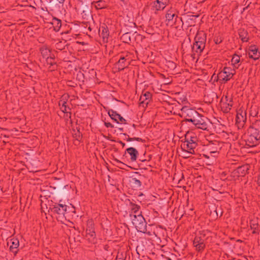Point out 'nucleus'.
<instances>
[{
	"mask_svg": "<svg viewBox=\"0 0 260 260\" xmlns=\"http://www.w3.org/2000/svg\"><path fill=\"white\" fill-rule=\"evenodd\" d=\"M131 219L132 223L136 227L138 231L143 233H147L150 235V232H147V223L145 218L141 213L138 214H130Z\"/></svg>",
	"mask_w": 260,
	"mask_h": 260,
	"instance_id": "obj_1",
	"label": "nucleus"
},
{
	"mask_svg": "<svg viewBox=\"0 0 260 260\" xmlns=\"http://www.w3.org/2000/svg\"><path fill=\"white\" fill-rule=\"evenodd\" d=\"M206 36L204 33H198L194 38L192 49L197 53H201L205 47Z\"/></svg>",
	"mask_w": 260,
	"mask_h": 260,
	"instance_id": "obj_2",
	"label": "nucleus"
},
{
	"mask_svg": "<svg viewBox=\"0 0 260 260\" xmlns=\"http://www.w3.org/2000/svg\"><path fill=\"white\" fill-rule=\"evenodd\" d=\"M236 74L235 69H232L230 67H224L223 69L220 71L218 75V79L220 81L226 82L232 78L233 76Z\"/></svg>",
	"mask_w": 260,
	"mask_h": 260,
	"instance_id": "obj_3",
	"label": "nucleus"
},
{
	"mask_svg": "<svg viewBox=\"0 0 260 260\" xmlns=\"http://www.w3.org/2000/svg\"><path fill=\"white\" fill-rule=\"evenodd\" d=\"M177 12V10L173 8H170L167 11L165 18L167 25L173 26L175 24L178 18Z\"/></svg>",
	"mask_w": 260,
	"mask_h": 260,
	"instance_id": "obj_4",
	"label": "nucleus"
},
{
	"mask_svg": "<svg viewBox=\"0 0 260 260\" xmlns=\"http://www.w3.org/2000/svg\"><path fill=\"white\" fill-rule=\"evenodd\" d=\"M207 120V118L206 117L198 113L192 123L197 128L205 130L208 128Z\"/></svg>",
	"mask_w": 260,
	"mask_h": 260,
	"instance_id": "obj_5",
	"label": "nucleus"
},
{
	"mask_svg": "<svg viewBox=\"0 0 260 260\" xmlns=\"http://www.w3.org/2000/svg\"><path fill=\"white\" fill-rule=\"evenodd\" d=\"M197 112L193 109L187 107H183L181 109V115L185 118V121L192 122Z\"/></svg>",
	"mask_w": 260,
	"mask_h": 260,
	"instance_id": "obj_6",
	"label": "nucleus"
},
{
	"mask_svg": "<svg viewBox=\"0 0 260 260\" xmlns=\"http://www.w3.org/2000/svg\"><path fill=\"white\" fill-rule=\"evenodd\" d=\"M169 3V0H155L151 4V10L156 14L158 11H162Z\"/></svg>",
	"mask_w": 260,
	"mask_h": 260,
	"instance_id": "obj_7",
	"label": "nucleus"
},
{
	"mask_svg": "<svg viewBox=\"0 0 260 260\" xmlns=\"http://www.w3.org/2000/svg\"><path fill=\"white\" fill-rule=\"evenodd\" d=\"M246 112L242 110H239L236 115V124L239 128H242L246 121Z\"/></svg>",
	"mask_w": 260,
	"mask_h": 260,
	"instance_id": "obj_8",
	"label": "nucleus"
},
{
	"mask_svg": "<svg viewBox=\"0 0 260 260\" xmlns=\"http://www.w3.org/2000/svg\"><path fill=\"white\" fill-rule=\"evenodd\" d=\"M193 245L198 251L203 250L205 247V236L202 235L197 236L193 240Z\"/></svg>",
	"mask_w": 260,
	"mask_h": 260,
	"instance_id": "obj_9",
	"label": "nucleus"
},
{
	"mask_svg": "<svg viewBox=\"0 0 260 260\" xmlns=\"http://www.w3.org/2000/svg\"><path fill=\"white\" fill-rule=\"evenodd\" d=\"M197 146V143H191L189 142L185 141L181 145L182 149L187 153L193 154L194 153V149Z\"/></svg>",
	"mask_w": 260,
	"mask_h": 260,
	"instance_id": "obj_10",
	"label": "nucleus"
},
{
	"mask_svg": "<svg viewBox=\"0 0 260 260\" xmlns=\"http://www.w3.org/2000/svg\"><path fill=\"white\" fill-rule=\"evenodd\" d=\"M68 97V95H63L61 96L59 102V106H60V109L63 113H68L70 112L71 109L68 106L67 102Z\"/></svg>",
	"mask_w": 260,
	"mask_h": 260,
	"instance_id": "obj_11",
	"label": "nucleus"
},
{
	"mask_svg": "<svg viewBox=\"0 0 260 260\" xmlns=\"http://www.w3.org/2000/svg\"><path fill=\"white\" fill-rule=\"evenodd\" d=\"M67 206L62 204H55L52 211L59 215H64L67 211Z\"/></svg>",
	"mask_w": 260,
	"mask_h": 260,
	"instance_id": "obj_12",
	"label": "nucleus"
},
{
	"mask_svg": "<svg viewBox=\"0 0 260 260\" xmlns=\"http://www.w3.org/2000/svg\"><path fill=\"white\" fill-rule=\"evenodd\" d=\"M109 115L110 117L116 121L117 123H125L126 120L124 119L120 115L117 114L116 112L112 110H110L108 112Z\"/></svg>",
	"mask_w": 260,
	"mask_h": 260,
	"instance_id": "obj_13",
	"label": "nucleus"
},
{
	"mask_svg": "<svg viewBox=\"0 0 260 260\" xmlns=\"http://www.w3.org/2000/svg\"><path fill=\"white\" fill-rule=\"evenodd\" d=\"M248 55L250 58L256 60L260 57V52L255 46H251L249 48Z\"/></svg>",
	"mask_w": 260,
	"mask_h": 260,
	"instance_id": "obj_14",
	"label": "nucleus"
},
{
	"mask_svg": "<svg viewBox=\"0 0 260 260\" xmlns=\"http://www.w3.org/2000/svg\"><path fill=\"white\" fill-rule=\"evenodd\" d=\"M248 137L246 139V144L249 147H254L258 145L260 142L259 140L253 137L250 134H248Z\"/></svg>",
	"mask_w": 260,
	"mask_h": 260,
	"instance_id": "obj_15",
	"label": "nucleus"
},
{
	"mask_svg": "<svg viewBox=\"0 0 260 260\" xmlns=\"http://www.w3.org/2000/svg\"><path fill=\"white\" fill-rule=\"evenodd\" d=\"M151 97L152 94L150 92H143L142 95L140 98V104H145L146 105H147L149 102L151 101Z\"/></svg>",
	"mask_w": 260,
	"mask_h": 260,
	"instance_id": "obj_16",
	"label": "nucleus"
},
{
	"mask_svg": "<svg viewBox=\"0 0 260 260\" xmlns=\"http://www.w3.org/2000/svg\"><path fill=\"white\" fill-rule=\"evenodd\" d=\"M126 60L124 57H120L118 62L115 64L116 68L118 69V71H122L128 66L129 63H127Z\"/></svg>",
	"mask_w": 260,
	"mask_h": 260,
	"instance_id": "obj_17",
	"label": "nucleus"
},
{
	"mask_svg": "<svg viewBox=\"0 0 260 260\" xmlns=\"http://www.w3.org/2000/svg\"><path fill=\"white\" fill-rule=\"evenodd\" d=\"M127 153L131 156V160L132 161H135L137 160L139 152L136 149L133 147H129L126 149Z\"/></svg>",
	"mask_w": 260,
	"mask_h": 260,
	"instance_id": "obj_18",
	"label": "nucleus"
},
{
	"mask_svg": "<svg viewBox=\"0 0 260 260\" xmlns=\"http://www.w3.org/2000/svg\"><path fill=\"white\" fill-rule=\"evenodd\" d=\"M86 237L88 238V239L91 242H94V239L95 238V233L94 231V230L93 229L92 226H89L86 229Z\"/></svg>",
	"mask_w": 260,
	"mask_h": 260,
	"instance_id": "obj_19",
	"label": "nucleus"
},
{
	"mask_svg": "<svg viewBox=\"0 0 260 260\" xmlns=\"http://www.w3.org/2000/svg\"><path fill=\"white\" fill-rule=\"evenodd\" d=\"M10 250L15 254L17 253V249L19 245V241L17 239H12L10 241Z\"/></svg>",
	"mask_w": 260,
	"mask_h": 260,
	"instance_id": "obj_20",
	"label": "nucleus"
},
{
	"mask_svg": "<svg viewBox=\"0 0 260 260\" xmlns=\"http://www.w3.org/2000/svg\"><path fill=\"white\" fill-rule=\"evenodd\" d=\"M248 134H250L260 140V127L256 128L254 127H250L248 129Z\"/></svg>",
	"mask_w": 260,
	"mask_h": 260,
	"instance_id": "obj_21",
	"label": "nucleus"
},
{
	"mask_svg": "<svg viewBox=\"0 0 260 260\" xmlns=\"http://www.w3.org/2000/svg\"><path fill=\"white\" fill-rule=\"evenodd\" d=\"M52 24L54 30L55 31H58L61 26V22L60 19H58L56 18H53L51 22Z\"/></svg>",
	"mask_w": 260,
	"mask_h": 260,
	"instance_id": "obj_22",
	"label": "nucleus"
},
{
	"mask_svg": "<svg viewBox=\"0 0 260 260\" xmlns=\"http://www.w3.org/2000/svg\"><path fill=\"white\" fill-rule=\"evenodd\" d=\"M240 57L238 55L234 54L232 58L231 63L233 66V69H238L240 66Z\"/></svg>",
	"mask_w": 260,
	"mask_h": 260,
	"instance_id": "obj_23",
	"label": "nucleus"
},
{
	"mask_svg": "<svg viewBox=\"0 0 260 260\" xmlns=\"http://www.w3.org/2000/svg\"><path fill=\"white\" fill-rule=\"evenodd\" d=\"M209 149L211 150L210 153L211 154L217 153L218 150L220 149L219 145L217 143L211 144L209 145Z\"/></svg>",
	"mask_w": 260,
	"mask_h": 260,
	"instance_id": "obj_24",
	"label": "nucleus"
},
{
	"mask_svg": "<svg viewBox=\"0 0 260 260\" xmlns=\"http://www.w3.org/2000/svg\"><path fill=\"white\" fill-rule=\"evenodd\" d=\"M185 141L189 142L191 143H197V138L193 134H191L190 136H188L185 138Z\"/></svg>",
	"mask_w": 260,
	"mask_h": 260,
	"instance_id": "obj_25",
	"label": "nucleus"
},
{
	"mask_svg": "<svg viewBox=\"0 0 260 260\" xmlns=\"http://www.w3.org/2000/svg\"><path fill=\"white\" fill-rule=\"evenodd\" d=\"M239 36L243 42H247L248 41V38L247 37V33L244 30L239 32Z\"/></svg>",
	"mask_w": 260,
	"mask_h": 260,
	"instance_id": "obj_26",
	"label": "nucleus"
},
{
	"mask_svg": "<svg viewBox=\"0 0 260 260\" xmlns=\"http://www.w3.org/2000/svg\"><path fill=\"white\" fill-rule=\"evenodd\" d=\"M106 5L104 2L102 1H99L96 3L95 7L98 9H102V8H105L106 7Z\"/></svg>",
	"mask_w": 260,
	"mask_h": 260,
	"instance_id": "obj_27",
	"label": "nucleus"
},
{
	"mask_svg": "<svg viewBox=\"0 0 260 260\" xmlns=\"http://www.w3.org/2000/svg\"><path fill=\"white\" fill-rule=\"evenodd\" d=\"M139 207L137 205H134L132 210V213L131 214H138L140 213L139 212Z\"/></svg>",
	"mask_w": 260,
	"mask_h": 260,
	"instance_id": "obj_28",
	"label": "nucleus"
},
{
	"mask_svg": "<svg viewBox=\"0 0 260 260\" xmlns=\"http://www.w3.org/2000/svg\"><path fill=\"white\" fill-rule=\"evenodd\" d=\"M132 182L138 187H140L142 184L141 181L135 178L132 179Z\"/></svg>",
	"mask_w": 260,
	"mask_h": 260,
	"instance_id": "obj_29",
	"label": "nucleus"
},
{
	"mask_svg": "<svg viewBox=\"0 0 260 260\" xmlns=\"http://www.w3.org/2000/svg\"><path fill=\"white\" fill-rule=\"evenodd\" d=\"M101 36H102L104 39L108 38L109 34L108 32V30L106 28H104L103 29L102 32L101 33Z\"/></svg>",
	"mask_w": 260,
	"mask_h": 260,
	"instance_id": "obj_30",
	"label": "nucleus"
},
{
	"mask_svg": "<svg viewBox=\"0 0 260 260\" xmlns=\"http://www.w3.org/2000/svg\"><path fill=\"white\" fill-rule=\"evenodd\" d=\"M41 53L44 57H47L49 50L46 48H42L41 49Z\"/></svg>",
	"mask_w": 260,
	"mask_h": 260,
	"instance_id": "obj_31",
	"label": "nucleus"
},
{
	"mask_svg": "<svg viewBox=\"0 0 260 260\" xmlns=\"http://www.w3.org/2000/svg\"><path fill=\"white\" fill-rule=\"evenodd\" d=\"M250 226L251 229L256 230L258 226V224L256 222H254L253 221H251L250 222Z\"/></svg>",
	"mask_w": 260,
	"mask_h": 260,
	"instance_id": "obj_32",
	"label": "nucleus"
},
{
	"mask_svg": "<svg viewBox=\"0 0 260 260\" xmlns=\"http://www.w3.org/2000/svg\"><path fill=\"white\" fill-rule=\"evenodd\" d=\"M139 141V142H141L142 141V139L140 138H128L126 140L128 142H130V141Z\"/></svg>",
	"mask_w": 260,
	"mask_h": 260,
	"instance_id": "obj_33",
	"label": "nucleus"
},
{
	"mask_svg": "<svg viewBox=\"0 0 260 260\" xmlns=\"http://www.w3.org/2000/svg\"><path fill=\"white\" fill-rule=\"evenodd\" d=\"M214 42L216 44H218L220 43L222 41V40L220 39V38H216L214 39Z\"/></svg>",
	"mask_w": 260,
	"mask_h": 260,
	"instance_id": "obj_34",
	"label": "nucleus"
},
{
	"mask_svg": "<svg viewBox=\"0 0 260 260\" xmlns=\"http://www.w3.org/2000/svg\"><path fill=\"white\" fill-rule=\"evenodd\" d=\"M122 38H123V39H127V38H128V40L130 41V37H129V34L128 33H126V34H124L122 36Z\"/></svg>",
	"mask_w": 260,
	"mask_h": 260,
	"instance_id": "obj_35",
	"label": "nucleus"
},
{
	"mask_svg": "<svg viewBox=\"0 0 260 260\" xmlns=\"http://www.w3.org/2000/svg\"><path fill=\"white\" fill-rule=\"evenodd\" d=\"M232 107V104H230V103L228 104V106L226 107V109H225V111H228L229 110H230L231 109Z\"/></svg>",
	"mask_w": 260,
	"mask_h": 260,
	"instance_id": "obj_36",
	"label": "nucleus"
},
{
	"mask_svg": "<svg viewBox=\"0 0 260 260\" xmlns=\"http://www.w3.org/2000/svg\"><path fill=\"white\" fill-rule=\"evenodd\" d=\"M105 125L107 127H113V125L109 122H106Z\"/></svg>",
	"mask_w": 260,
	"mask_h": 260,
	"instance_id": "obj_37",
	"label": "nucleus"
},
{
	"mask_svg": "<svg viewBox=\"0 0 260 260\" xmlns=\"http://www.w3.org/2000/svg\"><path fill=\"white\" fill-rule=\"evenodd\" d=\"M121 257H120L119 255H118L116 258V260H124L123 256L121 254Z\"/></svg>",
	"mask_w": 260,
	"mask_h": 260,
	"instance_id": "obj_38",
	"label": "nucleus"
},
{
	"mask_svg": "<svg viewBox=\"0 0 260 260\" xmlns=\"http://www.w3.org/2000/svg\"><path fill=\"white\" fill-rule=\"evenodd\" d=\"M257 184L260 186V174L259 175L257 179Z\"/></svg>",
	"mask_w": 260,
	"mask_h": 260,
	"instance_id": "obj_39",
	"label": "nucleus"
},
{
	"mask_svg": "<svg viewBox=\"0 0 260 260\" xmlns=\"http://www.w3.org/2000/svg\"><path fill=\"white\" fill-rule=\"evenodd\" d=\"M60 4H63L65 0H57Z\"/></svg>",
	"mask_w": 260,
	"mask_h": 260,
	"instance_id": "obj_40",
	"label": "nucleus"
},
{
	"mask_svg": "<svg viewBox=\"0 0 260 260\" xmlns=\"http://www.w3.org/2000/svg\"><path fill=\"white\" fill-rule=\"evenodd\" d=\"M256 233V230H253V232H252V233L253 234H255Z\"/></svg>",
	"mask_w": 260,
	"mask_h": 260,
	"instance_id": "obj_41",
	"label": "nucleus"
},
{
	"mask_svg": "<svg viewBox=\"0 0 260 260\" xmlns=\"http://www.w3.org/2000/svg\"><path fill=\"white\" fill-rule=\"evenodd\" d=\"M121 144L122 145V146L124 147L125 146V144L122 142H120Z\"/></svg>",
	"mask_w": 260,
	"mask_h": 260,
	"instance_id": "obj_42",
	"label": "nucleus"
},
{
	"mask_svg": "<svg viewBox=\"0 0 260 260\" xmlns=\"http://www.w3.org/2000/svg\"><path fill=\"white\" fill-rule=\"evenodd\" d=\"M205 157L209 158V156H207V155H205Z\"/></svg>",
	"mask_w": 260,
	"mask_h": 260,
	"instance_id": "obj_43",
	"label": "nucleus"
},
{
	"mask_svg": "<svg viewBox=\"0 0 260 260\" xmlns=\"http://www.w3.org/2000/svg\"><path fill=\"white\" fill-rule=\"evenodd\" d=\"M185 157H186V158L189 157V156H185Z\"/></svg>",
	"mask_w": 260,
	"mask_h": 260,
	"instance_id": "obj_44",
	"label": "nucleus"
}]
</instances>
